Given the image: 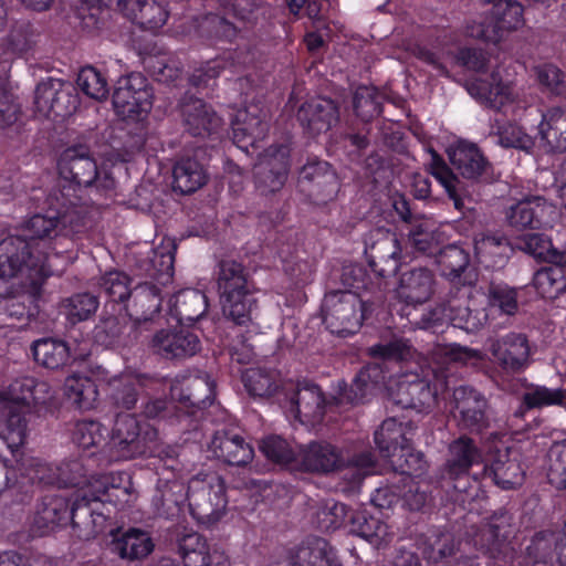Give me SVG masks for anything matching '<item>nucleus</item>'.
Listing matches in <instances>:
<instances>
[{
  "instance_id": "36",
  "label": "nucleus",
  "mask_w": 566,
  "mask_h": 566,
  "mask_svg": "<svg viewBox=\"0 0 566 566\" xmlns=\"http://www.w3.org/2000/svg\"><path fill=\"white\" fill-rule=\"evenodd\" d=\"M208 308L206 295L195 289H186L175 295L170 304L171 314L181 324H188L201 318Z\"/></svg>"
},
{
  "instance_id": "4",
  "label": "nucleus",
  "mask_w": 566,
  "mask_h": 566,
  "mask_svg": "<svg viewBox=\"0 0 566 566\" xmlns=\"http://www.w3.org/2000/svg\"><path fill=\"white\" fill-rule=\"evenodd\" d=\"M187 500L191 515L208 527L217 524L227 512L228 500L223 479L216 474L190 480Z\"/></svg>"
},
{
  "instance_id": "57",
  "label": "nucleus",
  "mask_w": 566,
  "mask_h": 566,
  "mask_svg": "<svg viewBox=\"0 0 566 566\" xmlns=\"http://www.w3.org/2000/svg\"><path fill=\"white\" fill-rule=\"evenodd\" d=\"M175 245L168 242L166 245L151 249L144 266L146 274L154 279L169 280L174 272Z\"/></svg>"
},
{
  "instance_id": "15",
  "label": "nucleus",
  "mask_w": 566,
  "mask_h": 566,
  "mask_svg": "<svg viewBox=\"0 0 566 566\" xmlns=\"http://www.w3.org/2000/svg\"><path fill=\"white\" fill-rule=\"evenodd\" d=\"M113 105L123 116L139 115L151 107V93L140 73L120 77L113 93Z\"/></svg>"
},
{
  "instance_id": "58",
  "label": "nucleus",
  "mask_w": 566,
  "mask_h": 566,
  "mask_svg": "<svg viewBox=\"0 0 566 566\" xmlns=\"http://www.w3.org/2000/svg\"><path fill=\"white\" fill-rule=\"evenodd\" d=\"M142 387L138 378L130 376L115 378L109 381V397L117 407L132 409L138 400Z\"/></svg>"
},
{
  "instance_id": "17",
  "label": "nucleus",
  "mask_w": 566,
  "mask_h": 566,
  "mask_svg": "<svg viewBox=\"0 0 566 566\" xmlns=\"http://www.w3.org/2000/svg\"><path fill=\"white\" fill-rule=\"evenodd\" d=\"M366 244V255L373 271L381 277L395 273L399 266L401 248L397 235L388 230L377 229Z\"/></svg>"
},
{
  "instance_id": "56",
  "label": "nucleus",
  "mask_w": 566,
  "mask_h": 566,
  "mask_svg": "<svg viewBox=\"0 0 566 566\" xmlns=\"http://www.w3.org/2000/svg\"><path fill=\"white\" fill-rule=\"evenodd\" d=\"M242 381L248 392L259 398L270 397L279 388L277 375L262 368L247 369L242 375Z\"/></svg>"
},
{
  "instance_id": "25",
  "label": "nucleus",
  "mask_w": 566,
  "mask_h": 566,
  "mask_svg": "<svg viewBox=\"0 0 566 566\" xmlns=\"http://www.w3.org/2000/svg\"><path fill=\"white\" fill-rule=\"evenodd\" d=\"M210 448L217 458L230 465L244 467L254 457L251 444L242 436L231 430L217 431Z\"/></svg>"
},
{
  "instance_id": "49",
  "label": "nucleus",
  "mask_w": 566,
  "mask_h": 566,
  "mask_svg": "<svg viewBox=\"0 0 566 566\" xmlns=\"http://www.w3.org/2000/svg\"><path fill=\"white\" fill-rule=\"evenodd\" d=\"M558 545V531H542L536 533L524 551L526 565L547 563L556 554Z\"/></svg>"
},
{
  "instance_id": "26",
  "label": "nucleus",
  "mask_w": 566,
  "mask_h": 566,
  "mask_svg": "<svg viewBox=\"0 0 566 566\" xmlns=\"http://www.w3.org/2000/svg\"><path fill=\"white\" fill-rule=\"evenodd\" d=\"M163 296L160 290L150 283L133 287L124 308L135 325L150 321L160 310Z\"/></svg>"
},
{
  "instance_id": "62",
  "label": "nucleus",
  "mask_w": 566,
  "mask_h": 566,
  "mask_svg": "<svg viewBox=\"0 0 566 566\" xmlns=\"http://www.w3.org/2000/svg\"><path fill=\"white\" fill-rule=\"evenodd\" d=\"M99 290L115 303L125 305L133 287L132 279L124 272L111 271L101 276Z\"/></svg>"
},
{
  "instance_id": "32",
  "label": "nucleus",
  "mask_w": 566,
  "mask_h": 566,
  "mask_svg": "<svg viewBox=\"0 0 566 566\" xmlns=\"http://www.w3.org/2000/svg\"><path fill=\"white\" fill-rule=\"evenodd\" d=\"M431 154L430 174L442 185L460 213L465 214L471 211L473 200L464 195L462 182L436 151L432 150Z\"/></svg>"
},
{
  "instance_id": "18",
  "label": "nucleus",
  "mask_w": 566,
  "mask_h": 566,
  "mask_svg": "<svg viewBox=\"0 0 566 566\" xmlns=\"http://www.w3.org/2000/svg\"><path fill=\"white\" fill-rule=\"evenodd\" d=\"M436 285L437 279L432 270L413 266L400 273L397 295L406 304L420 305L433 296Z\"/></svg>"
},
{
  "instance_id": "7",
  "label": "nucleus",
  "mask_w": 566,
  "mask_h": 566,
  "mask_svg": "<svg viewBox=\"0 0 566 566\" xmlns=\"http://www.w3.org/2000/svg\"><path fill=\"white\" fill-rule=\"evenodd\" d=\"M457 427L470 433H482L490 427L491 408L485 396L470 386H459L450 401Z\"/></svg>"
},
{
  "instance_id": "52",
  "label": "nucleus",
  "mask_w": 566,
  "mask_h": 566,
  "mask_svg": "<svg viewBox=\"0 0 566 566\" xmlns=\"http://www.w3.org/2000/svg\"><path fill=\"white\" fill-rule=\"evenodd\" d=\"M518 248L541 261L565 263L566 256L554 248L551 240L542 233H528L521 238Z\"/></svg>"
},
{
  "instance_id": "27",
  "label": "nucleus",
  "mask_w": 566,
  "mask_h": 566,
  "mask_svg": "<svg viewBox=\"0 0 566 566\" xmlns=\"http://www.w3.org/2000/svg\"><path fill=\"white\" fill-rule=\"evenodd\" d=\"M538 137L546 151H566V108L554 106L543 112Z\"/></svg>"
},
{
  "instance_id": "64",
  "label": "nucleus",
  "mask_w": 566,
  "mask_h": 566,
  "mask_svg": "<svg viewBox=\"0 0 566 566\" xmlns=\"http://www.w3.org/2000/svg\"><path fill=\"white\" fill-rule=\"evenodd\" d=\"M547 479L556 489H566V444L557 443L549 449Z\"/></svg>"
},
{
  "instance_id": "3",
  "label": "nucleus",
  "mask_w": 566,
  "mask_h": 566,
  "mask_svg": "<svg viewBox=\"0 0 566 566\" xmlns=\"http://www.w3.org/2000/svg\"><path fill=\"white\" fill-rule=\"evenodd\" d=\"M447 386L446 375L432 365H420V373L410 371L402 375L391 391V399L403 409L421 412L434 405L439 390Z\"/></svg>"
},
{
  "instance_id": "29",
  "label": "nucleus",
  "mask_w": 566,
  "mask_h": 566,
  "mask_svg": "<svg viewBox=\"0 0 566 566\" xmlns=\"http://www.w3.org/2000/svg\"><path fill=\"white\" fill-rule=\"evenodd\" d=\"M233 143L248 150L263 139L268 132V123L260 116L256 107L238 111L232 125Z\"/></svg>"
},
{
  "instance_id": "63",
  "label": "nucleus",
  "mask_w": 566,
  "mask_h": 566,
  "mask_svg": "<svg viewBox=\"0 0 566 566\" xmlns=\"http://www.w3.org/2000/svg\"><path fill=\"white\" fill-rule=\"evenodd\" d=\"M78 88L88 97L103 101L108 95L106 78L93 66L83 67L76 80Z\"/></svg>"
},
{
  "instance_id": "14",
  "label": "nucleus",
  "mask_w": 566,
  "mask_h": 566,
  "mask_svg": "<svg viewBox=\"0 0 566 566\" xmlns=\"http://www.w3.org/2000/svg\"><path fill=\"white\" fill-rule=\"evenodd\" d=\"M296 468L316 474L344 471L345 454L340 448L328 441H311L298 448Z\"/></svg>"
},
{
  "instance_id": "44",
  "label": "nucleus",
  "mask_w": 566,
  "mask_h": 566,
  "mask_svg": "<svg viewBox=\"0 0 566 566\" xmlns=\"http://www.w3.org/2000/svg\"><path fill=\"white\" fill-rule=\"evenodd\" d=\"M444 311L454 327L470 333L479 331L488 319L485 310L472 308L467 298L450 301Z\"/></svg>"
},
{
  "instance_id": "50",
  "label": "nucleus",
  "mask_w": 566,
  "mask_h": 566,
  "mask_svg": "<svg viewBox=\"0 0 566 566\" xmlns=\"http://www.w3.org/2000/svg\"><path fill=\"white\" fill-rule=\"evenodd\" d=\"M475 254L486 266L504 264L509 251V242L503 237L482 234L474 240Z\"/></svg>"
},
{
  "instance_id": "21",
  "label": "nucleus",
  "mask_w": 566,
  "mask_h": 566,
  "mask_svg": "<svg viewBox=\"0 0 566 566\" xmlns=\"http://www.w3.org/2000/svg\"><path fill=\"white\" fill-rule=\"evenodd\" d=\"M151 350L166 359H184L200 349L198 336L186 329H161L150 340Z\"/></svg>"
},
{
  "instance_id": "30",
  "label": "nucleus",
  "mask_w": 566,
  "mask_h": 566,
  "mask_svg": "<svg viewBox=\"0 0 566 566\" xmlns=\"http://www.w3.org/2000/svg\"><path fill=\"white\" fill-rule=\"evenodd\" d=\"M25 409L19 403L0 402V438L14 450L24 443L27 437Z\"/></svg>"
},
{
  "instance_id": "9",
  "label": "nucleus",
  "mask_w": 566,
  "mask_h": 566,
  "mask_svg": "<svg viewBox=\"0 0 566 566\" xmlns=\"http://www.w3.org/2000/svg\"><path fill=\"white\" fill-rule=\"evenodd\" d=\"M515 534L513 516L504 511L495 512L479 535L478 549L494 560L510 562L515 553L513 546Z\"/></svg>"
},
{
  "instance_id": "54",
  "label": "nucleus",
  "mask_w": 566,
  "mask_h": 566,
  "mask_svg": "<svg viewBox=\"0 0 566 566\" xmlns=\"http://www.w3.org/2000/svg\"><path fill=\"white\" fill-rule=\"evenodd\" d=\"M554 264L537 271L534 275V286L543 297L556 298L566 291L564 263Z\"/></svg>"
},
{
  "instance_id": "60",
  "label": "nucleus",
  "mask_w": 566,
  "mask_h": 566,
  "mask_svg": "<svg viewBox=\"0 0 566 566\" xmlns=\"http://www.w3.org/2000/svg\"><path fill=\"white\" fill-rule=\"evenodd\" d=\"M59 223L62 237L76 235L86 232L93 226L90 209L85 205L77 203L65 212L59 214Z\"/></svg>"
},
{
  "instance_id": "51",
  "label": "nucleus",
  "mask_w": 566,
  "mask_h": 566,
  "mask_svg": "<svg viewBox=\"0 0 566 566\" xmlns=\"http://www.w3.org/2000/svg\"><path fill=\"white\" fill-rule=\"evenodd\" d=\"M494 29L500 35V41L510 32L517 30L524 24L523 7L514 0H504L495 3L494 17H492Z\"/></svg>"
},
{
  "instance_id": "6",
  "label": "nucleus",
  "mask_w": 566,
  "mask_h": 566,
  "mask_svg": "<svg viewBox=\"0 0 566 566\" xmlns=\"http://www.w3.org/2000/svg\"><path fill=\"white\" fill-rule=\"evenodd\" d=\"M156 437L157 430L148 424L143 428L134 415H118L108 443L112 457L117 460H129L143 455Z\"/></svg>"
},
{
  "instance_id": "39",
  "label": "nucleus",
  "mask_w": 566,
  "mask_h": 566,
  "mask_svg": "<svg viewBox=\"0 0 566 566\" xmlns=\"http://www.w3.org/2000/svg\"><path fill=\"white\" fill-rule=\"evenodd\" d=\"M291 405L296 418L317 420L324 413V398L318 386L314 384L300 385L291 397Z\"/></svg>"
},
{
  "instance_id": "42",
  "label": "nucleus",
  "mask_w": 566,
  "mask_h": 566,
  "mask_svg": "<svg viewBox=\"0 0 566 566\" xmlns=\"http://www.w3.org/2000/svg\"><path fill=\"white\" fill-rule=\"evenodd\" d=\"M382 379L384 374L380 366L368 365L358 371L349 388L342 394V399L350 403L364 402L368 396L374 394Z\"/></svg>"
},
{
  "instance_id": "28",
  "label": "nucleus",
  "mask_w": 566,
  "mask_h": 566,
  "mask_svg": "<svg viewBox=\"0 0 566 566\" xmlns=\"http://www.w3.org/2000/svg\"><path fill=\"white\" fill-rule=\"evenodd\" d=\"M377 458L369 449L355 450L345 455V472L342 476V491L356 493L363 481L375 473Z\"/></svg>"
},
{
  "instance_id": "33",
  "label": "nucleus",
  "mask_w": 566,
  "mask_h": 566,
  "mask_svg": "<svg viewBox=\"0 0 566 566\" xmlns=\"http://www.w3.org/2000/svg\"><path fill=\"white\" fill-rule=\"evenodd\" d=\"M153 549L154 543L149 534L138 528L117 531L111 542V551L128 560L145 558Z\"/></svg>"
},
{
  "instance_id": "24",
  "label": "nucleus",
  "mask_w": 566,
  "mask_h": 566,
  "mask_svg": "<svg viewBox=\"0 0 566 566\" xmlns=\"http://www.w3.org/2000/svg\"><path fill=\"white\" fill-rule=\"evenodd\" d=\"M483 472L503 490L522 485L525 475L517 452L509 449L497 451L491 464L483 468Z\"/></svg>"
},
{
  "instance_id": "45",
  "label": "nucleus",
  "mask_w": 566,
  "mask_h": 566,
  "mask_svg": "<svg viewBox=\"0 0 566 566\" xmlns=\"http://www.w3.org/2000/svg\"><path fill=\"white\" fill-rule=\"evenodd\" d=\"M64 394L67 400L80 410H90L97 400V387L86 376H70L64 382Z\"/></svg>"
},
{
  "instance_id": "55",
  "label": "nucleus",
  "mask_w": 566,
  "mask_h": 566,
  "mask_svg": "<svg viewBox=\"0 0 566 566\" xmlns=\"http://www.w3.org/2000/svg\"><path fill=\"white\" fill-rule=\"evenodd\" d=\"M352 512L355 511L344 503L326 500L318 505L315 513L317 526L325 532L348 526Z\"/></svg>"
},
{
  "instance_id": "46",
  "label": "nucleus",
  "mask_w": 566,
  "mask_h": 566,
  "mask_svg": "<svg viewBox=\"0 0 566 566\" xmlns=\"http://www.w3.org/2000/svg\"><path fill=\"white\" fill-rule=\"evenodd\" d=\"M186 499L187 490L184 483L177 480L168 481L158 489V494L154 496V505L159 516L172 518L179 514Z\"/></svg>"
},
{
  "instance_id": "10",
  "label": "nucleus",
  "mask_w": 566,
  "mask_h": 566,
  "mask_svg": "<svg viewBox=\"0 0 566 566\" xmlns=\"http://www.w3.org/2000/svg\"><path fill=\"white\" fill-rule=\"evenodd\" d=\"M60 175L73 181L77 186L111 189L114 180L108 176L99 177L97 164L92 157L90 149L84 145H76L66 148L59 160Z\"/></svg>"
},
{
  "instance_id": "19",
  "label": "nucleus",
  "mask_w": 566,
  "mask_h": 566,
  "mask_svg": "<svg viewBox=\"0 0 566 566\" xmlns=\"http://www.w3.org/2000/svg\"><path fill=\"white\" fill-rule=\"evenodd\" d=\"M296 117L308 135L316 136L327 133L338 123L339 109L333 99L316 97L303 103Z\"/></svg>"
},
{
  "instance_id": "11",
  "label": "nucleus",
  "mask_w": 566,
  "mask_h": 566,
  "mask_svg": "<svg viewBox=\"0 0 566 566\" xmlns=\"http://www.w3.org/2000/svg\"><path fill=\"white\" fill-rule=\"evenodd\" d=\"M486 348L493 361L505 373L517 374L531 364V346L525 334L510 332L505 335H491Z\"/></svg>"
},
{
  "instance_id": "40",
  "label": "nucleus",
  "mask_w": 566,
  "mask_h": 566,
  "mask_svg": "<svg viewBox=\"0 0 566 566\" xmlns=\"http://www.w3.org/2000/svg\"><path fill=\"white\" fill-rule=\"evenodd\" d=\"M298 566H339L336 553L321 537L308 538L296 551Z\"/></svg>"
},
{
  "instance_id": "22",
  "label": "nucleus",
  "mask_w": 566,
  "mask_h": 566,
  "mask_svg": "<svg viewBox=\"0 0 566 566\" xmlns=\"http://www.w3.org/2000/svg\"><path fill=\"white\" fill-rule=\"evenodd\" d=\"M180 112L185 129L192 136H209L221 127V118L200 98L186 95Z\"/></svg>"
},
{
  "instance_id": "38",
  "label": "nucleus",
  "mask_w": 566,
  "mask_h": 566,
  "mask_svg": "<svg viewBox=\"0 0 566 566\" xmlns=\"http://www.w3.org/2000/svg\"><path fill=\"white\" fill-rule=\"evenodd\" d=\"M178 387H172L171 394L184 403H188L196 408H206L211 405L214 397V382L208 375L196 376L189 378L185 387L177 394Z\"/></svg>"
},
{
  "instance_id": "12",
  "label": "nucleus",
  "mask_w": 566,
  "mask_h": 566,
  "mask_svg": "<svg viewBox=\"0 0 566 566\" xmlns=\"http://www.w3.org/2000/svg\"><path fill=\"white\" fill-rule=\"evenodd\" d=\"M290 149L285 145L271 146L258 158L253 167L256 190L262 196L280 191L287 178Z\"/></svg>"
},
{
  "instance_id": "5",
  "label": "nucleus",
  "mask_w": 566,
  "mask_h": 566,
  "mask_svg": "<svg viewBox=\"0 0 566 566\" xmlns=\"http://www.w3.org/2000/svg\"><path fill=\"white\" fill-rule=\"evenodd\" d=\"M368 306L352 291H331L322 303L323 322L331 333L339 336L353 335L366 318Z\"/></svg>"
},
{
  "instance_id": "43",
  "label": "nucleus",
  "mask_w": 566,
  "mask_h": 566,
  "mask_svg": "<svg viewBox=\"0 0 566 566\" xmlns=\"http://www.w3.org/2000/svg\"><path fill=\"white\" fill-rule=\"evenodd\" d=\"M545 209V201L539 198L522 200L507 208L505 218L507 223L517 229L536 228L539 226V218Z\"/></svg>"
},
{
  "instance_id": "61",
  "label": "nucleus",
  "mask_w": 566,
  "mask_h": 566,
  "mask_svg": "<svg viewBox=\"0 0 566 566\" xmlns=\"http://www.w3.org/2000/svg\"><path fill=\"white\" fill-rule=\"evenodd\" d=\"M437 262L444 276L457 279L468 268L470 256L461 247L450 244L439 250Z\"/></svg>"
},
{
  "instance_id": "31",
  "label": "nucleus",
  "mask_w": 566,
  "mask_h": 566,
  "mask_svg": "<svg viewBox=\"0 0 566 566\" xmlns=\"http://www.w3.org/2000/svg\"><path fill=\"white\" fill-rule=\"evenodd\" d=\"M465 88L473 98L494 109H500L512 98V88L502 82L497 72H493L489 80L468 82Z\"/></svg>"
},
{
  "instance_id": "13",
  "label": "nucleus",
  "mask_w": 566,
  "mask_h": 566,
  "mask_svg": "<svg viewBox=\"0 0 566 566\" xmlns=\"http://www.w3.org/2000/svg\"><path fill=\"white\" fill-rule=\"evenodd\" d=\"M77 95L71 83L60 78H48L38 84L34 95L35 112L48 117L51 114L65 117L77 107Z\"/></svg>"
},
{
  "instance_id": "41",
  "label": "nucleus",
  "mask_w": 566,
  "mask_h": 566,
  "mask_svg": "<svg viewBox=\"0 0 566 566\" xmlns=\"http://www.w3.org/2000/svg\"><path fill=\"white\" fill-rule=\"evenodd\" d=\"M32 352L35 361L50 369L64 367L71 360L70 347L61 339H38L32 345Z\"/></svg>"
},
{
  "instance_id": "48",
  "label": "nucleus",
  "mask_w": 566,
  "mask_h": 566,
  "mask_svg": "<svg viewBox=\"0 0 566 566\" xmlns=\"http://www.w3.org/2000/svg\"><path fill=\"white\" fill-rule=\"evenodd\" d=\"M69 503L63 496H45L36 511L34 523L39 528L52 530L69 517Z\"/></svg>"
},
{
  "instance_id": "20",
  "label": "nucleus",
  "mask_w": 566,
  "mask_h": 566,
  "mask_svg": "<svg viewBox=\"0 0 566 566\" xmlns=\"http://www.w3.org/2000/svg\"><path fill=\"white\" fill-rule=\"evenodd\" d=\"M448 155L450 163L463 178L485 182L493 180L492 165L474 144L460 142L448 150Z\"/></svg>"
},
{
  "instance_id": "34",
  "label": "nucleus",
  "mask_w": 566,
  "mask_h": 566,
  "mask_svg": "<svg viewBox=\"0 0 566 566\" xmlns=\"http://www.w3.org/2000/svg\"><path fill=\"white\" fill-rule=\"evenodd\" d=\"M484 353L459 344H437L429 352L430 365L443 373L444 366L455 363L475 365L484 359Z\"/></svg>"
},
{
  "instance_id": "47",
  "label": "nucleus",
  "mask_w": 566,
  "mask_h": 566,
  "mask_svg": "<svg viewBox=\"0 0 566 566\" xmlns=\"http://www.w3.org/2000/svg\"><path fill=\"white\" fill-rule=\"evenodd\" d=\"M178 548L185 566H210V546L202 535H184L178 542Z\"/></svg>"
},
{
  "instance_id": "53",
  "label": "nucleus",
  "mask_w": 566,
  "mask_h": 566,
  "mask_svg": "<svg viewBox=\"0 0 566 566\" xmlns=\"http://www.w3.org/2000/svg\"><path fill=\"white\" fill-rule=\"evenodd\" d=\"M301 178L314 184L325 198H332L337 190V179L326 161H312L303 166Z\"/></svg>"
},
{
  "instance_id": "1",
  "label": "nucleus",
  "mask_w": 566,
  "mask_h": 566,
  "mask_svg": "<svg viewBox=\"0 0 566 566\" xmlns=\"http://www.w3.org/2000/svg\"><path fill=\"white\" fill-rule=\"evenodd\" d=\"M22 231L23 234L0 241V277L28 273L32 277L33 293H38L40 282L53 273L52 258L59 253L53 247V240L62 238L59 216L51 210L46 214L36 213Z\"/></svg>"
},
{
  "instance_id": "23",
  "label": "nucleus",
  "mask_w": 566,
  "mask_h": 566,
  "mask_svg": "<svg viewBox=\"0 0 566 566\" xmlns=\"http://www.w3.org/2000/svg\"><path fill=\"white\" fill-rule=\"evenodd\" d=\"M99 505L91 503L86 492L78 495L71 509L72 527L81 539H92L105 530L106 516L98 510Z\"/></svg>"
},
{
  "instance_id": "59",
  "label": "nucleus",
  "mask_w": 566,
  "mask_h": 566,
  "mask_svg": "<svg viewBox=\"0 0 566 566\" xmlns=\"http://www.w3.org/2000/svg\"><path fill=\"white\" fill-rule=\"evenodd\" d=\"M527 409L558 406L566 409V389L531 386L522 396Z\"/></svg>"
},
{
  "instance_id": "2",
  "label": "nucleus",
  "mask_w": 566,
  "mask_h": 566,
  "mask_svg": "<svg viewBox=\"0 0 566 566\" xmlns=\"http://www.w3.org/2000/svg\"><path fill=\"white\" fill-rule=\"evenodd\" d=\"M218 289L226 316L237 325H247L256 305L255 286L241 263L223 260L219 263Z\"/></svg>"
},
{
  "instance_id": "35",
  "label": "nucleus",
  "mask_w": 566,
  "mask_h": 566,
  "mask_svg": "<svg viewBox=\"0 0 566 566\" xmlns=\"http://www.w3.org/2000/svg\"><path fill=\"white\" fill-rule=\"evenodd\" d=\"M348 527L350 533L365 538L377 548L387 545L394 536L387 524L379 518L368 516L364 511L350 513Z\"/></svg>"
},
{
  "instance_id": "16",
  "label": "nucleus",
  "mask_w": 566,
  "mask_h": 566,
  "mask_svg": "<svg viewBox=\"0 0 566 566\" xmlns=\"http://www.w3.org/2000/svg\"><path fill=\"white\" fill-rule=\"evenodd\" d=\"M483 462V452L476 442L463 434L449 443L447 459L440 470V479L452 483L469 474L470 469Z\"/></svg>"
},
{
  "instance_id": "8",
  "label": "nucleus",
  "mask_w": 566,
  "mask_h": 566,
  "mask_svg": "<svg viewBox=\"0 0 566 566\" xmlns=\"http://www.w3.org/2000/svg\"><path fill=\"white\" fill-rule=\"evenodd\" d=\"M409 441L405 426L394 418L382 421L375 432V443L380 453L390 459L392 465L401 473L421 469V460L412 453Z\"/></svg>"
},
{
  "instance_id": "37",
  "label": "nucleus",
  "mask_w": 566,
  "mask_h": 566,
  "mask_svg": "<svg viewBox=\"0 0 566 566\" xmlns=\"http://www.w3.org/2000/svg\"><path fill=\"white\" fill-rule=\"evenodd\" d=\"M174 190L182 195L192 193L200 189L208 180L207 171L197 159L181 158L172 170Z\"/></svg>"
}]
</instances>
